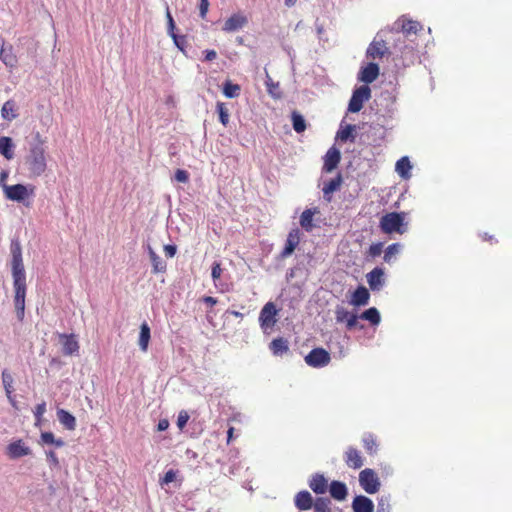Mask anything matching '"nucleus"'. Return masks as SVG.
<instances>
[{"label": "nucleus", "instance_id": "c756f323", "mask_svg": "<svg viewBox=\"0 0 512 512\" xmlns=\"http://www.w3.org/2000/svg\"><path fill=\"white\" fill-rule=\"evenodd\" d=\"M148 254L152 263L153 273L156 274L160 272H165L166 263L161 259L160 256L156 254V252L151 247H148Z\"/></svg>", "mask_w": 512, "mask_h": 512}, {"label": "nucleus", "instance_id": "a19ab883", "mask_svg": "<svg viewBox=\"0 0 512 512\" xmlns=\"http://www.w3.org/2000/svg\"><path fill=\"white\" fill-rule=\"evenodd\" d=\"M401 245L399 243H393L389 245L384 252V261L390 263L393 258L399 253Z\"/></svg>", "mask_w": 512, "mask_h": 512}, {"label": "nucleus", "instance_id": "338daca9", "mask_svg": "<svg viewBox=\"0 0 512 512\" xmlns=\"http://www.w3.org/2000/svg\"><path fill=\"white\" fill-rule=\"evenodd\" d=\"M234 428L230 427L227 431V443L229 444L233 438Z\"/></svg>", "mask_w": 512, "mask_h": 512}, {"label": "nucleus", "instance_id": "aec40b11", "mask_svg": "<svg viewBox=\"0 0 512 512\" xmlns=\"http://www.w3.org/2000/svg\"><path fill=\"white\" fill-rule=\"evenodd\" d=\"M319 210L318 208H309L302 212L300 216V225L301 227L307 231H312L314 224H313V216L315 214H318Z\"/></svg>", "mask_w": 512, "mask_h": 512}, {"label": "nucleus", "instance_id": "f3484780", "mask_svg": "<svg viewBox=\"0 0 512 512\" xmlns=\"http://www.w3.org/2000/svg\"><path fill=\"white\" fill-rule=\"evenodd\" d=\"M247 23V18L241 14H233L224 23L225 32H233L241 29Z\"/></svg>", "mask_w": 512, "mask_h": 512}, {"label": "nucleus", "instance_id": "72a5a7b5", "mask_svg": "<svg viewBox=\"0 0 512 512\" xmlns=\"http://www.w3.org/2000/svg\"><path fill=\"white\" fill-rule=\"evenodd\" d=\"M150 327L144 322L140 326V335H139V346L142 351H147L149 341H150Z\"/></svg>", "mask_w": 512, "mask_h": 512}, {"label": "nucleus", "instance_id": "b1692460", "mask_svg": "<svg viewBox=\"0 0 512 512\" xmlns=\"http://www.w3.org/2000/svg\"><path fill=\"white\" fill-rule=\"evenodd\" d=\"M330 494L338 501H342L347 497V487L343 482L332 481L330 484Z\"/></svg>", "mask_w": 512, "mask_h": 512}, {"label": "nucleus", "instance_id": "ddd939ff", "mask_svg": "<svg viewBox=\"0 0 512 512\" xmlns=\"http://www.w3.org/2000/svg\"><path fill=\"white\" fill-rule=\"evenodd\" d=\"M299 242H300L299 229H297V228L292 229L287 236V239L285 242V247H284L283 251L281 252V256L283 258H286L289 255H291L294 252V250L296 249V247L298 246Z\"/></svg>", "mask_w": 512, "mask_h": 512}, {"label": "nucleus", "instance_id": "bf43d9fd", "mask_svg": "<svg viewBox=\"0 0 512 512\" xmlns=\"http://www.w3.org/2000/svg\"><path fill=\"white\" fill-rule=\"evenodd\" d=\"M205 61H213L217 58V52L215 50H206L205 52Z\"/></svg>", "mask_w": 512, "mask_h": 512}, {"label": "nucleus", "instance_id": "9b49d317", "mask_svg": "<svg viewBox=\"0 0 512 512\" xmlns=\"http://www.w3.org/2000/svg\"><path fill=\"white\" fill-rule=\"evenodd\" d=\"M379 76V66L376 63L370 62L365 67H362L358 79L366 84L372 83Z\"/></svg>", "mask_w": 512, "mask_h": 512}, {"label": "nucleus", "instance_id": "a18cd8bd", "mask_svg": "<svg viewBox=\"0 0 512 512\" xmlns=\"http://www.w3.org/2000/svg\"><path fill=\"white\" fill-rule=\"evenodd\" d=\"M178 471H175L173 469L168 470L163 477L160 478L159 484L161 487H164L165 485H168L169 483L176 480Z\"/></svg>", "mask_w": 512, "mask_h": 512}, {"label": "nucleus", "instance_id": "3c124183", "mask_svg": "<svg viewBox=\"0 0 512 512\" xmlns=\"http://www.w3.org/2000/svg\"><path fill=\"white\" fill-rule=\"evenodd\" d=\"M10 250H11L12 257L22 256L20 243L17 239H12Z\"/></svg>", "mask_w": 512, "mask_h": 512}, {"label": "nucleus", "instance_id": "6e6552de", "mask_svg": "<svg viewBox=\"0 0 512 512\" xmlns=\"http://www.w3.org/2000/svg\"><path fill=\"white\" fill-rule=\"evenodd\" d=\"M30 452V446L21 439L13 440L6 447V455L10 459H19L23 456L29 455Z\"/></svg>", "mask_w": 512, "mask_h": 512}, {"label": "nucleus", "instance_id": "2eb2a0df", "mask_svg": "<svg viewBox=\"0 0 512 512\" xmlns=\"http://www.w3.org/2000/svg\"><path fill=\"white\" fill-rule=\"evenodd\" d=\"M354 512H374L373 501L363 495L356 496L352 502Z\"/></svg>", "mask_w": 512, "mask_h": 512}, {"label": "nucleus", "instance_id": "49530a36", "mask_svg": "<svg viewBox=\"0 0 512 512\" xmlns=\"http://www.w3.org/2000/svg\"><path fill=\"white\" fill-rule=\"evenodd\" d=\"M189 418H190V416L187 411H185V410L180 411L178 414V417H177V427L180 430H183L185 428V426L187 425Z\"/></svg>", "mask_w": 512, "mask_h": 512}, {"label": "nucleus", "instance_id": "f8f14e48", "mask_svg": "<svg viewBox=\"0 0 512 512\" xmlns=\"http://www.w3.org/2000/svg\"><path fill=\"white\" fill-rule=\"evenodd\" d=\"M4 194L6 198L11 201L21 202L28 196V190L26 186L22 184H16L5 187Z\"/></svg>", "mask_w": 512, "mask_h": 512}, {"label": "nucleus", "instance_id": "1a4fd4ad", "mask_svg": "<svg viewBox=\"0 0 512 512\" xmlns=\"http://www.w3.org/2000/svg\"><path fill=\"white\" fill-rule=\"evenodd\" d=\"M344 462L349 468L357 470L364 465V458L357 448L349 446L344 452Z\"/></svg>", "mask_w": 512, "mask_h": 512}, {"label": "nucleus", "instance_id": "6ab92c4d", "mask_svg": "<svg viewBox=\"0 0 512 512\" xmlns=\"http://www.w3.org/2000/svg\"><path fill=\"white\" fill-rule=\"evenodd\" d=\"M294 503L299 510H309L314 504L311 494L306 490L296 494Z\"/></svg>", "mask_w": 512, "mask_h": 512}, {"label": "nucleus", "instance_id": "7c9ffc66", "mask_svg": "<svg viewBox=\"0 0 512 512\" xmlns=\"http://www.w3.org/2000/svg\"><path fill=\"white\" fill-rule=\"evenodd\" d=\"M274 355H282L289 350L288 341L282 337L272 340L269 346Z\"/></svg>", "mask_w": 512, "mask_h": 512}, {"label": "nucleus", "instance_id": "c9c22d12", "mask_svg": "<svg viewBox=\"0 0 512 512\" xmlns=\"http://www.w3.org/2000/svg\"><path fill=\"white\" fill-rule=\"evenodd\" d=\"M291 120H292V126L293 129L297 133H302L306 130V121L304 117L296 110L292 111L291 113Z\"/></svg>", "mask_w": 512, "mask_h": 512}, {"label": "nucleus", "instance_id": "9d476101", "mask_svg": "<svg viewBox=\"0 0 512 512\" xmlns=\"http://www.w3.org/2000/svg\"><path fill=\"white\" fill-rule=\"evenodd\" d=\"M341 160V154L340 151L335 148L334 146L329 148L324 156V165L322 170L326 173L332 172Z\"/></svg>", "mask_w": 512, "mask_h": 512}, {"label": "nucleus", "instance_id": "864d4df0", "mask_svg": "<svg viewBox=\"0 0 512 512\" xmlns=\"http://www.w3.org/2000/svg\"><path fill=\"white\" fill-rule=\"evenodd\" d=\"M166 18H167V22H168L169 34L174 33L175 22H174V19H173L172 15H171V12H170L168 7H167V10H166Z\"/></svg>", "mask_w": 512, "mask_h": 512}, {"label": "nucleus", "instance_id": "680f3d73", "mask_svg": "<svg viewBox=\"0 0 512 512\" xmlns=\"http://www.w3.org/2000/svg\"><path fill=\"white\" fill-rule=\"evenodd\" d=\"M169 427V421L167 419H161L158 422L157 429L158 431H165Z\"/></svg>", "mask_w": 512, "mask_h": 512}, {"label": "nucleus", "instance_id": "c03bdc74", "mask_svg": "<svg viewBox=\"0 0 512 512\" xmlns=\"http://www.w3.org/2000/svg\"><path fill=\"white\" fill-rule=\"evenodd\" d=\"M2 382L6 391V394L8 398L11 400V393L13 391L12 383L13 378L10 373H8L6 370L2 372Z\"/></svg>", "mask_w": 512, "mask_h": 512}, {"label": "nucleus", "instance_id": "4be33fe9", "mask_svg": "<svg viewBox=\"0 0 512 512\" xmlns=\"http://www.w3.org/2000/svg\"><path fill=\"white\" fill-rule=\"evenodd\" d=\"M309 487L316 494H323L328 487L327 479L322 474H315L309 482Z\"/></svg>", "mask_w": 512, "mask_h": 512}, {"label": "nucleus", "instance_id": "dca6fc26", "mask_svg": "<svg viewBox=\"0 0 512 512\" xmlns=\"http://www.w3.org/2000/svg\"><path fill=\"white\" fill-rule=\"evenodd\" d=\"M370 299V293L365 286H358L353 292L350 304L353 306H365L368 304Z\"/></svg>", "mask_w": 512, "mask_h": 512}, {"label": "nucleus", "instance_id": "473e14b6", "mask_svg": "<svg viewBox=\"0 0 512 512\" xmlns=\"http://www.w3.org/2000/svg\"><path fill=\"white\" fill-rule=\"evenodd\" d=\"M0 154L10 160L14 156L12 139L6 136L0 138Z\"/></svg>", "mask_w": 512, "mask_h": 512}, {"label": "nucleus", "instance_id": "f704fd0d", "mask_svg": "<svg viewBox=\"0 0 512 512\" xmlns=\"http://www.w3.org/2000/svg\"><path fill=\"white\" fill-rule=\"evenodd\" d=\"M341 184H342V176L341 174H338L335 178L329 180L328 182H326L323 186V194L324 196H328L330 194H332L333 192L337 191L340 189L341 187Z\"/></svg>", "mask_w": 512, "mask_h": 512}, {"label": "nucleus", "instance_id": "4c0bfd02", "mask_svg": "<svg viewBox=\"0 0 512 512\" xmlns=\"http://www.w3.org/2000/svg\"><path fill=\"white\" fill-rule=\"evenodd\" d=\"M240 85L234 84L231 81H226L223 85V94L227 98H235L238 97L240 94Z\"/></svg>", "mask_w": 512, "mask_h": 512}, {"label": "nucleus", "instance_id": "69168bd1", "mask_svg": "<svg viewBox=\"0 0 512 512\" xmlns=\"http://www.w3.org/2000/svg\"><path fill=\"white\" fill-rule=\"evenodd\" d=\"M170 36L173 38L175 45H176L180 50H182V51H183V46H182V44L180 43V41H179V39H178V36H177L175 33H171V34H170Z\"/></svg>", "mask_w": 512, "mask_h": 512}, {"label": "nucleus", "instance_id": "6e6d98bb", "mask_svg": "<svg viewBox=\"0 0 512 512\" xmlns=\"http://www.w3.org/2000/svg\"><path fill=\"white\" fill-rule=\"evenodd\" d=\"M164 252L167 257L172 258L175 256V254L177 252V247L175 245H170V244L165 245Z\"/></svg>", "mask_w": 512, "mask_h": 512}, {"label": "nucleus", "instance_id": "09e8293b", "mask_svg": "<svg viewBox=\"0 0 512 512\" xmlns=\"http://www.w3.org/2000/svg\"><path fill=\"white\" fill-rule=\"evenodd\" d=\"M174 178L177 182L187 183L189 181V174L186 170L177 169L175 171Z\"/></svg>", "mask_w": 512, "mask_h": 512}, {"label": "nucleus", "instance_id": "423d86ee", "mask_svg": "<svg viewBox=\"0 0 512 512\" xmlns=\"http://www.w3.org/2000/svg\"><path fill=\"white\" fill-rule=\"evenodd\" d=\"M278 309L273 302H267L260 311L259 323L260 327L265 331L274 327L277 322L276 316Z\"/></svg>", "mask_w": 512, "mask_h": 512}, {"label": "nucleus", "instance_id": "a211bd4d", "mask_svg": "<svg viewBox=\"0 0 512 512\" xmlns=\"http://www.w3.org/2000/svg\"><path fill=\"white\" fill-rule=\"evenodd\" d=\"M388 52V48L384 40L370 43L367 49V56L372 59L382 58Z\"/></svg>", "mask_w": 512, "mask_h": 512}, {"label": "nucleus", "instance_id": "39448f33", "mask_svg": "<svg viewBox=\"0 0 512 512\" xmlns=\"http://www.w3.org/2000/svg\"><path fill=\"white\" fill-rule=\"evenodd\" d=\"M330 361L331 356L324 348H314L305 356L306 364L313 368L325 367Z\"/></svg>", "mask_w": 512, "mask_h": 512}, {"label": "nucleus", "instance_id": "052dcab7", "mask_svg": "<svg viewBox=\"0 0 512 512\" xmlns=\"http://www.w3.org/2000/svg\"><path fill=\"white\" fill-rule=\"evenodd\" d=\"M387 508L388 504L386 503V500L384 498H381L378 501L377 512H386Z\"/></svg>", "mask_w": 512, "mask_h": 512}, {"label": "nucleus", "instance_id": "774afa93", "mask_svg": "<svg viewBox=\"0 0 512 512\" xmlns=\"http://www.w3.org/2000/svg\"><path fill=\"white\" fill-rule=\"evenodd\" d=\"M17 263H23L22 256L12 257L11 265H14V264H17Z\"/></svg>", "mask_w": 512, "mask_h": 512}, {"label": "nucleus", "instance_id": "f257e3e1", "mask_svg": "<svg viewBox=\"0 0 512 512\" xmlns=\"http://www.w3.org/2000/svg\"><path fill=\"white\" fill-rule=\"evenodd\" d=\"M12 266V277L14 286V305L16 317L19 321L24 319L25 315V297H26V275L23 263H17Z\"/></svg>", "mask_w": 512, "mask_h": 512}, {"label": "nucleus", "instance_id": "79ce46f5", "mask_svg": "<svg viewBox=\"0 0 512 512\" xmlns=\"http://www.w3.org/2000/svg\"><path fill=\"white\" fill-rule=\"evenodd\" d=\"M216 109L219 114V120L223 126H227L229 123V111L223 102H217Z\"/></svg>", "mask_w": 512, "mask_h": 512}, {"label": "nucleus", "instance_id": "e433bc0d", "mask_svg": "<svg viewBox=\"0 0 512 512\" xmlns=\"http://www.w3.org/2000/svg\"><path fill=\"white\" fill-rule=\"evenodd\" d=\"M360 318L369 321L372 325H378L381 321L379 311L375 307L365 310Z\"/></svg>", "mask_w": 512, "mask_h": 512}, {"label": "nucleus", "instance_id": "20e7f679", "mask_svg": "<svg viewBox=\"0 0 512 512\" xmlns=\"http://www.w3.org/2000/svg\"><path fill=\"white\" fill-rule=\"evenodd\" d=\"M359 483L368 494L378 492L381 485L376 472L370 468H366L359 473Z\"/></svg>", "mask_w": 512, "mask_h": 512}, {"label": "nucleus", "instance_id": "37998d69", "mask_svg": "<svg viewBox=\"0 0 512 512\" xmlns=\"http://www.w3.org/2000/svg\"><path fill=\"white\" fill-rule=\"evenodd\" d=\"M353 313L348 311L345 307L338 305L335 309V319L337 323H344L349 319Z\"/></svg>", "mask_w": 512, "mask_h": 512}, {"label": "nucleus", "instance_id": "cd10ccee", "mask_svg": "<svg viewBox=\"0 0 512 512\" xmlns=\"http://www.w3.org/2000/svg\"><path fill=\"white\" fill-rule=\"evenodd\" d=\"M411 168H412V166H411L410 160L407 156L400 158L396 162L395 170L403 179H408L411 176L410 175Z\"/></svg>", "mask_w": 512, "mask_h": 512}, {"label": "nucleus", "instance_id": "f03ea898", "mask_svg": "<svg viewBox=\"0 0 512 512\" xmlns=\"http://www.w3.org/2000/svg\"><path fill=\"white\" fill-rule=\"evenodd\" d=\"M404 220L403 213L390 212L381 217L379 226L386 234H403L406 231Z\"/></svg>", "mask_w": 512, "mask_h": 512}, {"label": "nucleus", "instance_id": "4d7b16f0", "mask_svg": "<svg viewBox=\"0 0 512 512\" xmlns=\"http://www.w3.org/2000/svg\"><path fill=\"white\" fill-rule=\"evenodd\" d=\"M46 456H47V459L50 463H52L53 465H58L59 464V461H58V458H57V455L54 451H47L46 452Z\"/></svg>", "mask_w": 512, "mask_h": 512}, {"label": "nucleus", "instance_id": "7ed1b4c3", "mask_svg": "<svg viewBox=\"0 0 512 512\" xmlns=\"http://www.w3.org/2000/svg\"><path fill=\"white\" fill-rule=\"evenodd\" d=\"M371 98V89L368 85H362L353 91L348 110L352 113L359 112L366 101Z\"/></svg>", "mask_w": 512, "mask_h": 512}, {"label": "nucleus", "instance_id": "58836bf2", "mask_svg": "<svg viewBox=\"0 0 512 512\" xmlns=\"http://www.w3.org/2000/svg\"><path fill=\"white\" fill-rule=\"evenodd\" d=\"M331 501L326 497H319L313 504L315 512H332Z\"/></svg>", "mask_w": 512, "mask_h": 512}, {"label": "nucleus", "instance_id": "2f4dec72", "mask_svg": "<svg viewBox=\"0 0 512 512\" xmlns=\"http://www.w3.org/2000/svg\"><path fill=\"white\" fill-rule=\"evenodd\" d=\"M1 116L4 120L12 121L17 117L16 104L12 100L6 101L1 109Z\"/></svg>", "mask_w": 512, "mask_h": 512}, {"label": "nucleus", "instance_id": "bb28decb", "mask_svg": "<svg viewBox=\"0 0 512 512\" xmlns=\"http://www.w3.org/2000/svg\"><path fill=\"white\" fill-rule=\"evenodd\" d=\"M396 24L400 25L401 31L406 35L416 34L421 29L419 22L409 19H401Z\"/></svg>", "mask_w": 512, "mask_h": 512}, {"label": "nucleus", "instance_id": "0e129e2a", "mask_svg": "<svg viewBox=\"0 0 512 512\" xmlns=\"http://www.w3.org/2000/svg\"><path fill=\"white\" fill-rule=\"evenodd\" d=\"M277 88H279L278 83H277V84L272 83L271 85H268V91H269V93H270L273 97H275V98H280V95H278V94H275V93H274V90H276Z\"/></svg>", "mask_w": 512, "mask_h": 512}, {"label": "nucleus", "instance_id": "8fccbe9b", "mask_svg": "<svg viewBox=\"0 0 512 512\" xmlns=\"http://www.w3.org/2000/svg\"><path fill=\"white\" fill-rule=\"evenodd\" d=\"M222 274V268L220 262H214L212 265V271H211V277L214 281H217L220 279Z\"/></svg>", "mask_w": 512, "mask_h": 512}, {"label": "nucleus", "instance_id": "4468645a", "mask_svg": "<svg viewBox=\"0 0 512 512\" xmlns=\"http://www.w3.org/2000/svg\"><path fill=\"white\" fill-rule=\"evenodd\" d=\"M367 282L373 291H379L384 284V270L376 267L367 274Z\"/></svg>", "mask_w": 512, "mask_h": 512}, {"label": "nucleus", "instance_id": "5fc2aeb1", "mask_svg": "<svg viewBox=\"0 0 512 512\" xmlns=\"http://www.w3.org/2000/svg\"><path fill=\"white\" fill-rule=\"evenodd\" d=\"M345 323L348 330L354 329L358 323V316L353 313Z\"/></svg>", "mask_w": 512, "mask_h": 512}, {"label": "nucleus", "instance_id": "393cba45", "mask_svg": "<svg viewBox=\"0 0 512 512\" xmlns=\"http://www.w3.org/2000/svg\"><path fill=\"white\" fill-rule=\"evenodd\" d=\"M46 169L44 150L34 148V175L42 174Z\"/></svg>", "mask_w": 512, "mask_h": 512}, {"label": "nucleus", "instance_id": "de8ad7c7", "mask_svg": "<svg viewBox=\"0 0 512 512\" xmlns=\"http://www.w3.org/2000/svg\"><path fill=\"white\" fill-rule=\"evenodd\" d=\"M382 252H383V244L381 242L374 243V244L370 245V247L368 249L369 256H371L373 258L380 256Z\"/></svg>", "mask_w": 512, "mask_h": 512}, {"label": "nucleus", "instance_id": "c85d7f7f", "mask_svg": "<svg viewBox=\"0 0 512 512\" xmlns=\"http://www.w3.org/2000/svg\"><path fill=\"white\" fill-rule=\"evenodd\" d=\"M38 443L43 446L54 445L57 448L63 447L65 445V442L61 438H55L52 432L41 433Z\"/></svg>", "mask_w": 512, "mask_h": 512}, {"label": "nucleus", "instance_id": "5701e85b", "mask_svg": "<svg viewBox=\"0 0 512 512\" xmlns=\"http://www.w3.org/2000/svg\"><path fill=\"white\" fill-rule=\"evenodd\" d=\"M57 418L59 422L70 431L75 430L76 428V419L75 417L68 411L64 409H59L57 411Z\"/></svg>", "mask_w": 512, "mask_h": 512}, {"label": "nucleus", "instance_id": "e2e57ef3", "mask_svg": "<svg viewBox=\"0 0 512 512\" xmlns=\"http://www.w3.org/2000/svg\"><path fill=\"white\" fill-rule=\"evenodd\" d=\"M203 302L210 305V306H214L217 304L218 300L212 296H204L203 297Z\"/></svg>", "mask_w": 512, "mask_h": 512}, {"label": "nucleus", "instance_id": "13d9d810", "mask_svg": "<svg viewBox=\"0 0 512 512\" xmlns=\"http://www.w3.org/2000/svg\"><path fill=\"white\" fill-rule=\"evenodd\" d=\"M9 176V172L4 170L0 173V186L2 187L3 191L5 190V187H8L9 185L6 184V180Z\"/></svg>", "mask_w": 512, "mask_h": 512}, {"label": "nucleus", "instance_id": "0eeeda50", "mask_svg": "<svg viewBox=\"0 0 512 512\" xmlns=\"http://www.w3.org/2000/svg\"><path fill=\"white\" fill-rule=\"evenodd\" d=\"M59 343L62 346V353L65 356L77 354L79 351V343L75 334H59Z\"/></svg>", "mask_w": 512, "mask_h": 512}, {"label": "nucleus", "instance_id": "ea45409f", "mask_svg": "<svg viewBox=\"0 0 512 512\" xmlns=\"http://www.w3.org/2000/svg\"><path fill=\"white\" fill-rule=\"evenodd\" d=\"M355 131V125L348 124L344 128H342L337 136L341 141H348L354 142L355 135L353 132Z\"/></svg>", "mask_w": 512, "mask_h": 512}, {"label": "nucleus", "instance_id": "a878e982", "mask_svg": "<svg viewBox=\"0 0 512 512\" xmlns=\"http://www.w3.org/2000/svg\"><path fill=\"white\" fill-rule=\"evenodd\" d=\"M0 60L8 67H13L16 63V58L11 52V48L5 47V41L0 37Z\"/></svg>", "mask_w": 512, "mask_h": 512}, {"label": "nucleus", "instance_id": "412c9836", "mask_svg": "<svg viewBox=\"0 0 512 512\" xmlns=\"http://www.w3.org/2000/svg\"><path fill=\"white\" fill-rule=\"evenodd\" d=\"M362 445L369 455H375L378 452L379 443L377 437L372 433H366L362 437Z\"/></svg>", "mask_w": 512, "mask_h": 512}, {"label": "nucleus", "instance_id": "603ef678", "mask_svg": "<svg viewBox=\"0 0 512 512\" xmlns=\"http://www.w3.org/2000/svg\"><path fill=\"white\" fill-rule=\"evenodd\" d=\"M209 10V1L200 0L199 4V15L202 19H205Z\"/></svg>", "mask_w": 512, "mask_h": 512}]
</instances>
